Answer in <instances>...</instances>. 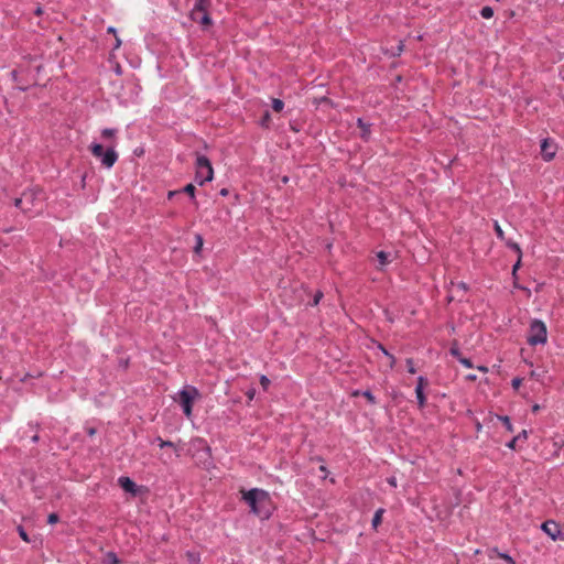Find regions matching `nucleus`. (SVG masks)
Wrapping results in <instances>:
<instances>
[{
  "mask_svg": "<svg viewBox=\"0 0 564 564\" xmlns=\"http://www.w3.org/2000/svg\"><path fill=\"white\" fill-rule=\"evenodd\" d=\"M105 564H123L113 551H108L104 560Z\"/></svg>",
  "mask_w": 564,
  "mask_h": 564,
  "instance_id": "nucleus-17",
  "label": "nucleus"
},
{
  "mask_svg": "<svg viewBox=\"0 0 564 564\" xmlns=\"http://www.w3.org/2000/svg\"><path fill=\"white\" fill-rule=\"evenodd\" d=\"M195 192L196 188L192 183H188L184 187L180 188L181 194H186L193 203L197 204Z\"/></svg>",
  "mask_w": 564,
  "mask_h": 564,
  "instance_id": "nucleus-14",
  "label": "nucleus"
},
{
  "mask_svg": "<svg viewBox=\"0 0 564 564\" xmlns=\"http://www.w3.org/2000/svg\"><path fill=\"white\" fill-rule=\"evenodd\" d=\"M97 430L95 427H88L87 429V434L89 436H94L96 434Z\"/></svg>",
  "mask_w": 564,
  "mask_h": 564,
  "instance_id": "nucleus-58",
  "label": "nucleus"
},
{
  "mask_svg": "<svg viewBox=\"0 0 564 564\" xmlns=\"http://www.w3.org/2000/svg\"><path fill=\"white\" fill-rule=\"evenodd\" d=\"M521 383H522V378H520V377H514L511 381V386L514 390H518L520 388Z\"/></svg>",
  "mask_w": 564,
  "mask_h": 564,
  "instance_id": "nucleus-46",
  "label": "nucleus"
},
{
  "mask_svg": "<svg viewBox=\"0 0 564 564\" xmlns=\"http://www.w3.org/2000/svg\"><path fill=\"white\" fill-rule=\"evenodd\" d=\"M210 6V0H195L194 7L191 10V12H200L204 10H208Z\"/></svg>",
  "mask_w": 564,
  "mask_h": 564,
  "instance_id": "nucleus-15",
  "label": "nucleus"
},
{
  "mask_svg": "<svg viewBox=\"0 0 564 564\" xmlns=\"http://www.w3.org/2000/svg\"><path fill=\"white\" fill-rule=\"evenodd\" d=\"M89 151L96 159H99L101 165L108 170L116 164L119 158L117 151L115 150V145H110L105 149L101 143L93 142L89 145Z\"/></svg>",
  "mask_w": 564,
  "mask_h": 564,
  "instance_id": "nucleus-3",
  "label": "nucleus"
},
{
  "mask_svg": "<svg viewBox=\"0 0 564 564\" xmlns=\"http://www.w3.org/2000/svg\"><path fill=\"white\" fill-rule=\"evenodd\" d=\"M228 194H229V189L226 188V187L221 188L220 192H219V195H221V196H228Z\"/></svg>",
  "mask_w": 564,
  "mask_h": 564,
  "instance_id": "nucleus-59",
  "label": "nucleus"
},
{
  "mask_svg": "<svg viewBox=\"0 0 564 564\" xmlns=\"http://www.w3.org/2000/svg\"><path fill=\"white\" fill-rule=\"evenodd\" d=\"M186 556L191 564H198L200 561V555L196 552L187 551Z\"/></svg>",
  "mask_w": 564,
  "mask_h": 564,
  "instance_id": "nucleus-28",
  "label": "nucleus"
},
{
  "mask_svg": "<svg viewBox=\"0 0 564 564\" xmlns=\"http://www.w3.org/2000/svg\"><path fill=\"white\" fill-rule=\"evenodd\" d=\"M153 443H156L161 448H165L166 446H174V442L165 441L161 436H156Z\"/></svg>",
  "mask_w": 564,
  "mask_h": 564,
  "instance_id": "nucleus-31",
  "label": "nucleus"
},
{
  "mask_svg": "<svg viewBox=\"0 0 564 564\" xmlns=\"http://www.w3.org/2000/svg\"><path fill=\"white\" fill-rule=\"evenodd\" d=\"M480 15L484 19H491L494 17V9L489 6H485L480 10Z\"/></svg>",
  "mask_w": 564,
  "mask_h": 564,
  "instance_id": "nucleus-30",
  "label": "nucleus"
},
{
  "mask_svg": "<svg viewBox=\"0 0 564 564\" xmlns=\"http://www.w3.org/2000/svg\"><path fill=\"white\" fill-rule=\"evenodd\" d=\"M489 552H490V553H489V557H490V558H492V554H491V553L496 554L497 556H498V553H501V552L498 550V547H492V549H490V551H489Z\"/></svg>",
  "mask_w": 564,
  "mask_h": 564,
  "instance_id": "nucleus-57",
  "label": "nucleus"
},
{
  "mask_svg": "<svg viewBox=\"0 0 564 564\" xmlns=\"http://www.w3.org/2000/svg\"><path fill=\"white\" fill-rule=\"evenodd\" d=\"M43 376L42 371H37L35 373L26 372L22 378H20L21 382H25L29 378H40Z\"/></svg>",
  "mask_w": 564,
  "mask_h": 564,
  "instance_id": "nucleus-38",
  "label": "nucleus"
},
{
  "mask_svg": "<svg viewBox=\"0 0 564 564\" xmlns=\"http://www.w3.org/2000/svg\"><path fill=\"white\" fill-rule=\"evenodd\" d=\"M59 521V516L56 512H52L47 516L48 524H56Z\"/></svg>",
  "mask_w": 564,
  "mask_h": 564,
  "instance_id": "nucleus-40",
  "label": "nucleus"
},
{
  "mask_svg": "<svg viewBox=\"0 0 564 564\" xmlns=\"http://www.w3.org/2000/svg\"><path fill=\"white\" fill-rule=\"evenodd\" d=\"M281 181H282V183H283V184H288V183H289V181H290V178H289V176L284 175V176L281 178Z\"/></svg>",
  "mask_w": 564,
  "mask_h": 564,
  "instance_id": "nucleus-64",
  "label": "nucleus"
},
{
  "mask_svg": "<svg viewBox=\"0 0 564 564\" xmlns=\"http://www.w3.org/2000/svg\"><path fill=\"white\" fill-rule=\"evenodd\" d=\"M117 132H118V130L115 129V128H105L101 131V137L105 138V139L115 138Z\"/></svg>",
  "mask_w": 564,
  "mask_h": 564,
  "instance_id": "nucleus-32",
  "label": "nucleus"
},
{
  "mask_svg": "<svg viewBox=\"0 0 564 564\" xmlns=\"http://www.w3.org/2000/svg\"><path fill=\"white\" fill-rule=\"evenodd\" d=\"M196 172H195V182L203 186L205 183L210 182L214 177V169L210 160L204 155L196 153Z\"/></svg>",
  "mask_w": 564,
  "mask_h": 564,
  "instance_id": "nucleus-4",
  "label": "nucleus"
},
{
  "mask_svg": "<svg viewBox=\"0 0 564 564\" xmlns=\"http://www.w3.org/2000/svg\"><path fill=\"white\" fill-rule=\"evenodd\" d=\"M18 532H19L20 538H21L23 541H25V542H30L29 534H28V532L25 531V529H24L22 525H19V527H18Z\"/></svg>",
  "mask_w": 564,
  "mask_h": 564,
  "instance_id": "nucleus-39",
  "label": "nucleus"
},
{
  "mask_svg": "<svg viewBox=\"0 0 564 564\" xmlns=\"http://www.w3.org/2000/svg\"><path fill=\"white\" fill-rule=\"evenodd\" d=\"M107 32L117 36V29L115 26H108Z\"/></svg>",
  "mask_w": 564,
  "mask_h": 564,
  "instance_id": "nucleus-56",
  "label": "nucleus"
},
{
  "mask_svg": "<svg viewBox=\"0 0 564 564\" xmlns=\"http://www.w3.org/2000/svg\"><path fill=\"white\" fill-rule=\"evenodd\" d=\"M383 513H384V509L383 508H379L375 512V514L372 517V520H371V527H372L373 530H377L378 527L381 524Z\"/></svg>",
  "mask_w": 564,
  "mask_h": 564,
  "instance_id": "nucleus-16",
  "label": "nucleus"
},
{
  "mask_svg": "<svg viewBox=\"0 0 564 564\" xmlns=\"http://www.w3.org/2000/svg\"><path fill=\"white\" fill-rule=\"evenodd\" d=\"M449 354L455 357L457 360L463 357L460 349L458 347V343L454 341L449 348Z\"/></svg>",
  "mask_w": 564,
  "mask_h": 564,
  "instance_id": "nucleus-26",
  "label": "nucleus"
},
{
  "mask_svg": "<svg viewBox=\"0 0 564 564\" xmlns=\"http://www.w3.org/2000/svg\"><path fill=\"white\" fill-rule=\"evenodd\" d=\"M357 127L360 129V138L366 142L369 141L371 135V123L366 122L362 118H358Z\"/></svg>",
  "mask_w": 564,
  "mask_h": 564,
  "instance_id": "nucleus-11",
  "label": "nucleus"
},
{
  "mask_svg": "<svg viewBox=\"0 0 564 564\" xmlns=\"http://www.w3.org/2000/svg\"><path fill=\"white\" fill-rule=\"evenodd\" d=\"M458 361H459V362H460L465 368L470 369V368H473V367H474V366H473L471 360H470L469 358L464 357V356H463L462 358H459V360H458Z\"/></svg>",
  "mask_w": 564,
  "mask_h": 564,
  "instance_id": "nucleus-43",
  "label": "nucleus"
},
{
  "mask_svg": "<svg viewBox=\"0 0 564 564\" xmlns=\"http://www.w3.org/2000/svg\"><path fill=\"white\" fill-rule=\"evenodd\" d=\"M547 341V327L545 323L539 318H533L530 323L527 343L534 347L544 345Z\"/></svg>",
  "mask_w": 564,
  "mask_h": 564,
  "instance_id": "nucleus-5",
  "label": "nucleus"
},
{
  "mask_svg": "<svg viewBox=\"0 0 564 564\" xmlns=\"http://www.w3.org/2000/svg\"><path fill=\"white\" fill-rule=\"evenodd\" d=\"M425 388H422V387H415V397L417 395H424L425 392H424Z\"/></svg>",
  "mask_w": 564,
  "mask_h": 564,
  "instance_id": "nucleus-53",
  "label": "nucleus"
},
{
  "mask_svg": "<svg viewBox=\"0 0 564 564\" xmlns=\"http://www.w3.org/2000/svg\"><path fill=\"white\" fill-rule=\"evenodd\" d=\"M271 121H272V119H271V113H270V111H269V110H265V111L263 112V115L261 116V118H260V120H259V122H258V123H259V126H260L261 128H263V129H270V127H271Z\"/></svg>",
  "mask_w": 564,
  "mask_h": 564,
  "instance_id": "nucleus-18",
  "label": "nucleus"
},
{
  "mask_svg": "<svg viewBox=\"0 0 564 564\" xmlns=\"http://www.w3.org/2000/svg\"><path fill=\"white\" fill-rule=\"evenodd\" d=\"M494 229H495V232H496L498 239L503 241L506 239L505 232H503L502 228L500 227V225L498 224V221H495Z\"/></svg>",
  "mask_w": 564,
  "mask_h": 564,
  "instance_id": "nucleus-35",
  "label": "nucleus"
},
{
  "mask_svg": "<svg viewBox=\"0 0 564 564\" xmlns=\"http://www.w3.org/2000/svg\"><path fill=\"white\" fill-rule=\"evenodd\" d=\"M118 485L124 492L130 494L132 497H138L148 491L147 487L137 485L135 481L128 476H120L118 478Z\"/></svg>",
  "mask_w": 564,
  "mask_h": 564,
  "instance_id": "nucleus-7",
  "label": "nucleus"
},
{
  "mask_svg": "<svg viewBox=\"0 0 564 564\" xmlns=\"http://www.w3.org/2000/svg\"><path fill=\"white\" fill-rule=\"evenodd\" d=\"M362 391H364V390H358V389H357V390H354V391L351 392V397H359V395H361V392H362Z\"/></svg>",
  "mask_w": 564,
  "mask_h": 564,
  "instance_id": "nucleus-62",
  "label": "nucleus"
},
{
  "mask_svg": "<svg viewBox=\"0 0 564 564\" xmlns=\"http://www.w3.org/2000/svg\"><path fill=\"white\" fill-rule=\"evenodd\" d=\"M361 395L364 398H366V400L371 404V405H375L377 404V398L373 395V393L371 392V390L367 389V390H364L361 392Z\"/></svg>",
  "mask_w": 564,
  "mask_h": 564,
  "instance_id": "nucleus-27",
  "label": "nucleus"
},
{
  "mask_svg": "<svg viewBox=\"0 0 564 564\" xmlns=\"http://www.w3.org/2000/svg\"><path fill=\"white\" fill-rule=\"evenodd\" d=\"M503 241L509 249L513 250L514 252H517L518 256L520 254V257H522V250L518 242H516L511 239H508V240L505 239Z\"/></svg>",
  "mask_w": 564,
  "mask_h": 564,
  "instance_id": "nucleus-22",
  "label": "nucleus"
},
{
  "mask_svg": "<svg viewBox=\"0 0 564 564\" xmlns=\"http://www.w3.org/2000/svg\"><path fill=\"white\" fill-rule=\"evenodd\" d=\"M42 13H43V9H42V7H40V6H39V7H36V9L34 10V14H35V15H41Z\"/></svg>",
  "mask_w": 564,
  "mask_h": 564,
  "instance_id": "nucleus-61",
  "label": "nucleus"
},
{
  "mask_svg": "<svg viewBox=\"0 0 564 564\" xmlns=\"http://www.w3.org/2000/svg\"><path fill=\"white\" fill-rule=\"evenodd\" d=\"M403 51H404V44L402 41H400V43L397 46L391 47L389 51H387V53L391 57H397V56H400Z\"/></svg>",
  "mask_w": 564,
  "mask_h": 564,
  "instance_id": "nucleus-20",
  "label": "nucleus"
},
{
  "mask_svg": "<svg viewBox=\"0 0 564 564\" xmlns=\"http://www.w3.org/2000/svg\"><path fill=\"white\" fill-rule=\"evenodd\" d=\"M204 245V238L200 234L195 235V246L193 248L194 253L200 256Z\"/></svg>",
  "mask_w": 564,
  "mask_h": 564,
  "instance_id": "nucleus-19",
  "label": "nucleus"
},
{
  "mask_svg": "<svg viewBox=\"0 0 564 564\" xmlns=\"http://www.w3.org/2000/svg\"><path fill=\"white\" fill-rule=\"evenodd\" d=\"M313 105H315L316 107L321 106V105H325L329 108H336V104L333 99H330L329 97L327 96H322V97H314L313 98Z\"/></svg>",
  "mask_w": 564,
  "mask_h": 564,
  "instance_id": "nucleus-13",
  "label": "nucleus"
},
{
  "mask_svg": "<svg viewBox=\"0 0 564 564\" xmlns=\"http://www.w3.org/2000/svg\"><path fill=\"white\" fill-rule=\"evenodd\" d=\"M540 409H541V408H540V405H539V404H534V405L532 406V412H533V413H538V412L540 411Z\"/></svg>",
  "mask_w": 564,
  "mask_h": 564,
  "instance_id": "nucleus-63",
  "label": "nucleus"
},
{
  "mask_svg": "<svg viewBox=\"0 0 564 564\" xmlns=\"http://www.w3.org/2000/svg\"><path fill=\"white\" fill-rule=\"evenodd\" d=\"M498 557L499 558H502L503 561L507 562V564H516V561L512 556H510L508 553L506 552H502V553H498Z\"/></svg>",
  "mask_w": 564,
  "mask_h": 564,
  "instance_id": "nucleus-37",
  "label": "nucleus"
},
{
  "mask_svg": "<svg viewBox=\"0 0 564 564\" xmlns=\"http://www.w3.org/2000/svg\"><path fill=\"white\" fill-rule=\"evenodd\" d=\"M120 45H121V40L118 36H116V43L113 45V50L119 48Z\"/></svg>",
  "mask_w": 564,
  "mask_h": 564,
  "instance_id": "nucleus-60",
  "label": "nucleus"
},
{
  "mask_svg": "<svg viewBox=\"0 0 564 564\" xmlns=\"http://www.w3.org/2000/svg\"><path fill=\"white\" fill-rule=\"evenodd\" d=\"M189 18L193 22H196L202 25L203 30H207L213 25V20L208 10H204L200 12H189Z\"/></svg>",
  "mask_w": 564,
  "mask_h": 564,
  "instance_id": "nucleus-10",
  "label": "nucleus"
},
{
  "mask_svg": "<svg viewBox=\"0 0 564 564\" xmlns=\"http://www.w3.org/2000/svg\"><path fill=\"white\" fill-rule=\"evenodd\" d=\"M541 530L553 541H557L561 538V525L554 520L544 521L541 524Z\"/></svg>",
  "mask_w": 564,
  "mask_h": 564,
  "instance_id": "nucleus-9",
  "label": "nucleus"
},
{
  "mask_svg": "<svg viewBox=\"0 0 564 564\" xmlns=\"http://www.w3.org/2000/svg\"><path fill=\"white\" fill-rule=\"evenodd\" d=\"M180 194H181V193H180V189L170 191V192L167 193V198H169V199H172L174 196L180 195Z\"/></svg>",
  "mask_w": 564,
  "mask_h": 564,
  "instance_id": "nucleus-52",
  "label": "nucleus"
},
{
  "mask_svg": "<svg viewBox=\"0 0 564 564\" xmlns=\"http://www.w3.org/2000/svg\"><path fill=\"white\" fill-rule=\"evenodd\" d=\"M553 446H554V453H553V456H558V453H560V451H561V449H562V447H563V442H562V443L554 442V443H553Z\"/></svg>",
  "mask_w": 564,
  "mask_h": 564,
  "instance_id": "nucleus-48",
  "label": "nucleus"
},
{
  "mask_svg": "<svg viewBox=\"0 0 564 564\" xmlns=\"http://www.w3.org/2000/svg\"><path fill=\"white\" fill-rule=\"evenodd\" d=\"M513 288L525 291L528 293V295L531 294V290L530 289H528V288H525V286H523V285H521L519 283V279L518 280L513 279Z\"/></svg>",
  "mask_w": 564,
  "mask_h": 564,
  "instance_id": "nucleus-45",
  "label": "nucleus"
},
{
  "mask_svg": "<svg viewBox=\"0 0 564 564\" xmlns=\"http://www.w3.org/2000/svg\"><path fill=\"white\" fill-rule=\"evenodd\" d=\"M42 193L40 188H26L22 192V198H23V208L22 213L28 216L32 217L33 208L37 202L39 195Z\"/></svg>",
  "mask_w": 564,
  "mask_h": 564,
  "instance_id": "nucleus-6",
  "label": "nucleus"
},
{
  "mask_svg": "<svg viewBox=\"0 0 564 564\" xmlns=\"http://www.w3.org/2000/svg\"><path fill=\"white\" fill-rule=\"evenodd\" d=\"M405 364H406V369H408L409 373H411V375L416 373V368L414 367V360L412 358H406Z\"/></svg>",
  "mask_w": 564,
  "mask_h": 564,
  "instance_id": "nucleus-34",
  "label": "nucleus"
},
{
  "mask_svg": "<svg viewBox=\"0 0 564 564\" xmlns=\"http://www.w3.org/2000/svg\"><path fill=\"white\" fill-rule=\"evenodd\" d=\"M241 500L248 505L249 512L261 521L269 520L276 507L270 494L261 488H251L241 491Z\"/></svg>",
  "mask_w": 564,
  "mask_h": 564,
  "instance_id": "nucleus-1",
  "label": "nucleus"
},
{
  "mask_svg": "<svg viewBox=\"0 0 564 564\" xmlns=\"http://www.w3.org/2000/svg\"><path fill=\"white\" fill-rule=\"evenodd\" d=\"M389 256L390 254L388 252L382 251V250L377 252V259H378L380 265H386L390 262Z\"/></svg>",
  "mask_w": 564,
  "mask_h": 564,
  "instance_id": "nucleus-25",
  "label": "nucleus"
},
{
  "mask_svg": "<svg viewBox=\"0 0 564 564\" xmlns=\"http://www.w3.org/2000/svg\"><path fill=\"white\" fill-rule=\"evenodd\" d=\"M200 397L199 390L195 386H184L173 398L174 402L180 404L183 414L191 419L193 415V405L196 399Z\"/></svg>",
  "mask_w": 564,
  "mask_h": 564,
  "instance_id": "nucleus-2",
  "label": "nucleus"
},
{
  "mask_svg": "<svg viewBox=\"0 0 564 564\" xmlns=\"http://www.w3.org/2000/svg\"><path fill=\"white\" fill-rule=\"evenodd\" d=\"M416 402H417V406L420 409L425 408V405H426V395L425 394L424 395H417L416 397Z\"/></svg>",
  "mask_w": 564,
  "mask_h": 564,
  "instance_id": "nucleus-44",
  "label": "nucleus"
},
{
  "mask_svg": "<svg viewBox=\"0 0 564 564\" xmlns=\"http://www.w3.org/2000/svg\"><path fill=\"white\" fill-rule=\"evenodd\" d=\"M170 449H173L176 457L181 456V452L183 451V446L181 445V441L178 443H174V446H169Z\"/></svg>",
  "mask_w": 564,
  "mask_h": 564,
  "instance_id": "nucleus-42",
  "label": "nucleus"
},
{
  "mask_svg": "<svg viewBox=\"0 0 564 564\" xmlns=\"http://www.w3.org/2000/svg\"><path fill=\"white\" fill-rule=\"evenodd\" d=\"M528 438V431L527 430H522L518 435H516L514 437H512L507 444L506 446L512 451H516L517 449V445L519 442H524L527 441Z\"/></svg>",
  "mask_w": 564,
  "mask_h": 564,
  "instance_id": "nucleus-12",
  "label": "nucleus"
},
{
  "mask_svg": "<svg viewBox=\"0 0 564 564\" xmlns=\"http://www.w3.org/2000/svg\"><path fill=\"white\" fill-rule=\"evenodd\" d=\"M456 286L464 292H467L469 290V285L463 281L458 282Z\"/></svg>",
  "mask_w": 564,
  "mask_h": 564,
  "instance_id": "nucleus-49",
  "label": "nucleus"
},
{
  "mask_svg": "<svg viewBox=\"0 0 564 564\" xmlns=\"http://www.w3.org/2000/svg\"><path fill=\"white\" fill-rule=\"evenodd\" d=\"M13 205L22 212L23 208V198L22 195L13 199Z\"/></svg>",
  "mask_w": 564,
  "mask_h": 564,
  "instance_id": "nucleus-47",
  "label": "nucleus"
},
{
  "mask_svg": "<svg viewBox=\"0 0 564 564\" xmlns=\"http://www.w3.org/2000/svg\"><path fill=\"white\" fill-rule=\"evenodd\" d=\"M387 482L393 487V488H397L398 487V481H397V478L394 476H391V477H388L387 478Z\"/></svg>",
  "mask_w": 564,
  "mask_h": 564,
  "instance_id": "nucleus-50",
  "label": "nucleus"
},
{
  "mask_svg": "<svg viewBox=\"0 0 564 564\" xmlns=\"http://www.w3.org/2000/svg\"><path fill=\"white\" fill-rule=\"evenodd\" d=\"M541 156L545 162H550L555 158L557 145L551 138H544L540 144Z\"/></svg>",
  "mask_w": 564,
  "mask_h": 564,
  "instance_id": "nucleus-8",
  "label": "nucleus"
},
{
  "mask_svg": "<svg viewBox=\"0 0 564 564\" xmlns=\"http://www.w3.org/2000/svg\"><path fill=\"white\" fill-rule=\"evenodd\" d=\"M521 260H522V257H520V254H519V256H518V259H517V261H516V263L512 265V272H511V274H512V278H513V279H516V280H518V279H519V276H518V270H519V269L521 268V265H522V261H521Z\"/></svg>",
  "mask_w": 564,
  "mask_h": 564,
  "instance_id": "nucleus-29",
  "label": "nucleus"
},
{
  "mask_svg": "<svg viewBox=\"0 0 564 564\" xmlns=\"http://www.w3.org/2000/svg\"><path fill=\"white\" fill-rule=\"evenodd\" d=\"M271 107L275 112H280L284 108V101L279 98H272Z\"/></svg>",
  "mask_w": 564,
  "mask_h": 564,
  "instance_id": "nucleus-24",
  "label": "nucleus"
},
{
  "mask_svg": "<svg viewBox=\"0 0 564 564\" xmlns=\"http://www.w3.org/2000/svg\"><path fill=\"white\" fill-rule=\"evenodd\" d=\"M498 420L502 422L503 426L508 432H513V425L511 423V419L508 415H498Z\"/></svg>",
  "mask_w": 564,
  "mask_h": 564,
  "instance_id": "nucleus-23",
  "label": "nucleus"
},
{
  "mask_svg": "<svg viewBox=\"0 0 564 564\" xmlns=\"http://www.w3.org/2000/svg\"><path fill=\"white\" fill-rule=\"evenodd\" d=\"M259 381L263 390L267 391L271 384V380L265 375H261Z\"/></svg>",
  "mask_w": 564,
  "mask_h": 564,
  "instance_id": "nucleus-33",
  "label": "nucleus"
},
{
  "mask_svg": "<svg viewBox=\"0 0 564 564\" xmlns=\"http://www.w3.org/2000/svg\"><path fill=\"white\" fill-rule=\"evenodd\" d=\"M323 296H324L323 292H322V291H317V292L314 294L312 302H310L308 304H310L311 306H316V305H318V303H319V301L323 299Z\"/></svg>",
  "mask_w": 564,
  "mask_h": 564,
  "instance_id": "nucleus-36",
  "label": "nucleus"
},
{
  "mask_svg": "<svg viewBox=\"0 0 564 564\" xmlns=\"http://www.w3.org/2000/svg\"><path fill=\"white\" fill-rule=\"evenodd\" d=\"M246 395L249 400H253L254 395H256V389L254 388H250L247 392H246Z\"/></svg>",
  "mask_w": 564,
  "mask_h": 564,
  "instance_id": "nucleus-51",
  "label": "nucleus"
},
{
  "mask_svg": "<svg viewBox=\"0 0 564 564\" xmlns=\"http://www.w3.org/2000/svg\"><path fill=\"white\" fill-rule=\"evenodd\" d=\"M378 349H380L382 352H383V357H388L389 358V367L390 369H392L395 365V357L390 354L382 344L378 343Z\"/></svg>",
  "mask_w": 564,
  "mask_h": 564,
  "instance_id": "nucleus-21",
  "label": "nucleus"
},
{
  "mask_svg": "<svg viewBox=\"0 0 564 564\" xmlns=\"http://www.w3.org/2000/svg\"><path fill=\"white\" fill-rule=\"evenodd\" d=\"M427 386H429V379L424 376H419L415 387L426 388Z\"/></svg>",
  "mask_w": 564,
  "mask_h": 564,
  "instance_id": "nucleus-41",
  "label": "nucleus"
},
{
  "mask_svg": "<svg viewBox=\"0 0 564 564\" xmlns=\"http://www.w3.org/2000/svg\"><path fill=\"white\" fill-rule=\"evenodd\" d=\"M319 471L323 473V478H326L327 474H328V469L326 466L322 465L319 466Z\"/></svg>",
  "mask_w": 564,
  "mask_h": 564,
  "instance_id": "nucleus-55",
  "label": "nucleus"
},
{
  "mask_svg": "<svg viewBox=\"0 0 564 564\" xmlns=\"http://www.w3.org/2000/svg\"><path fill=\"white\" fill-rule=\"evenodd\" d=\"M425 388H422V387H415V397L417 395H424L425 392H424Z\"/></svg>",
  "mask_w": 564,
  "mask_h": 564,
  "instance_id": "nucleus-54",
  "label": "nucleus"
}]
</instances>
